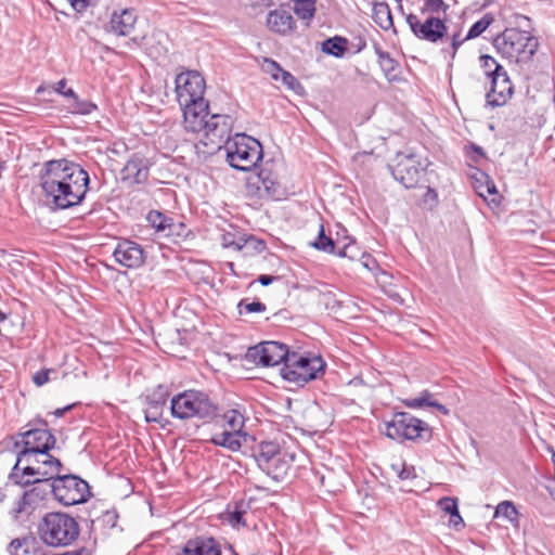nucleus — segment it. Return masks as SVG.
<instances>
[{"instance_id":"nucleus-27","label":"nucleus","mask_w":555,"mask_h":555,"mask_svg":"<svg viewBox=\"0 0 555 555\" xmlns=\"http://www.w3.org/2000/svg\"><path fill=\"white\" fill-rule=\"evenodd\" d=\"M372 18L373 21L384 30L392 29L393 33L397 30L393 27V20L390 8L385 1H374L372 7Z\"/></svg>"},{"instance_id":"nucleus-52","label":"nucleus","mask_w":555,"mask_h":555,"mask_svg":"<svg viewBox=\"0 0 555 555\" xmlns=\"http://www.w3.org/2000/svg\"><path fill=\"white\" fill-rule=\"evenodd\" d=\"M170 227H167L165 237H172V236H182L184 235V232L186 230V227L182 222H177L171 218V222H169Z\"/></svg>"},{"instance_id":"nucleus-61","label":"nucleus","mask_w":555,"mask_h":555,"mask_svg":"<svg viewBox=\"0 0 555 555\" xmlns=\"http://www.w3.org/2000/svg\"><path fill=\"white\" fill-rule=\"evenodd\" d=\"M73 408V405H67L63 409H56L53 414L56 416V417H61L65 414V412L69 411L70 409Z\"/></svg>"},{"instance_id":"nucleus-43","label":"nucleus","mask_w":555,"mask_h":555,"mask_svg":"<svg viewBox=\"0 0 555 555\" xmlns=\"http://www.w3.org/2000/svg\"><path fill=\"white\" fill-rule=\"evenodd\" d=\"M72 100H73L72 113H74V114L89 115L98 108V106L94 103H92L90 101H86V100H80L77 94H76V99H72Z\"/></svg>"},{"instance_id":"nucleus-60","label":"nucleus","mask_w":555,"mask_h":555,"mask_svg":"<svg viewBox=\"0 0 555 555\" xmlns=\"http://www.w3.org/2000/svg\"><path fill=\"white\" fill-rule=\"evenodd\" d=\"M360 260H361L362 264H363L365 268L370 269V270L372 269V268H371V263H373V264H374V262H375V261L372 259V257H371L370 255H366L365 253H362V254H361Z\"/></svg>"},{"instance_id":"nucleus-31","label":"nucleus","mask_w":555,"mask_h":555,"mask_svg":"<svg viewBox=\"0 0 555 555\" xmlns=\"http://www.w3.org/2000/svg\"><path fill=\"white\" fill-rule=\"evenodd\" d=\"M375 53L378 56V64L384 72L386 78L388 80H393L397 77L398 63L395 61L390 54L386 51H383L378 44L374 46Z\"/></svg>"},{"instance_id":"nucleus-21","label":"nucleus","mask_w":555,"mask_h":555,"mask_svg":"<svg viewBox=\"0 0 555 555\" xmlns=\"http://www.w3.org/2000/svg\"><path fill=\"white\" fill-rule=\"evenodd\" d=\"M183 109V124L188 132H202L205 121L209 117L208 102H193L188 105H180Z\"/></svg>"},{"instance_id":"nucleus-56","label":"nucleus","mask_w":555,"mask_h":555,"mask_svg":"<svg viewBox=\"0 0 555 555\" xmlns=\"http://www.w3.org/2000/svg\"><path fill=\"white\" fill-rule=\"evenodd\" d=\"M72 8L78 12L81 13L86 11L89 7H93L98 3L99 0H68Z\"/></svg>"},{"instance_id":"nucleus-49","label":"nucleus","mask_w":555,"mask_h":555,"mask_svg":"<svg viewBox=\"0 0 555 555\" xmlns=\"http://www.w3.org/2000/svg\"><path fill=\"white\" fill-rule=\"evenodd\" d=\"M335 254L339 257H346L351 260H356L362 253H360V249L356 242H349L345 244L343 247L337 248Z\"/></svg>"},{"instance_id":"nucleus-9","label":"nucleus","mask_w":555,"mask_h":555,"mask_svg":"<svg viewBox=\"0 0 555 555\" xmlns=\"http://www.w3.org/2000/svg\"><path fill=\"white\" fill-rule=\"evenodd\" d=\"M324 362L321 357H308L292 351L286 364L281 367V376L297 386H304L318 378L324 371Z\"/></svg>"},{"instance_id":"nucleus-53","label":"nucleus","mask_w":555,"mask_h":555,"mask_svg":"<svg viewBox=\"0 0 555 555\" xmlns=\"http://www.w3.org/2000/svg\"><path fill=\"white\" fill-rule=\"evenodd\" d=\"M67 81L65 78L53 85V89L59 94L67 99H76V92L72 88H66Z\"/></svg>"},{"instance_id":"nucleus-42","label":"nucleus","mask_w":555,"mask_h":555,"mask_svg":"<svg viewBox=\"0 0 555 555\" xmlns=\"http://www.w3.org/2000/svg\"><path fill=\"white\" fill-rule=\"evenodd\" d=\"M495 516L504 517L509 521H514L517 519L518 512L512 502L504 501L496 506Z\"/></svg>"},{"instance_id":"nucleus-36","label":"nucleus","mask_w":555,"mask_h":555,"mask_svg":"<svg viewBox=\"0 0 555 555\" xmlns=\"http://www.w3.org/2000/svg\"><path fill=\"white\" fill-rule=\"evenodd\" d=\"M494 22V17L491 13H486L480 20L475 22L468 33L466 34V38H477L479 37L483 31L487 30V28Z\"/></svg>"},{"instance_id":"nucleus-23","label":"nucleus","mask_w":555,"mask_h":555,"mask_svg":"<svg viewBox=\"0 0 555 555\" xmlns=\"http://www.w3.org/2000/svg\"><path fill=\"white\" fill-rule=\"evenodd\" d=\"M294 461V453L282 450L276 456L267 463V466L263 467L262 472L276 481L283 480L289 472Z\"/></svg>"},{"instance_id":"nucleus-15","label":"nucleus","mask_w":555,"mask_h":555,"mask_svg":"<svg viewBox=\"0 0 555 555\" xmlns=\"http://www.w3.org/2000/svg\"><path fill=\"white\" fill-rule=\"evenodd\" d=\"M491 74V88L487 93V103L492 107L503 106L513 94V83L502 65H496Z\"/></svg>"},{"instance_id":"nucleus-4","label":"nucleus","mask_w":555,"mask_h":555,"mask_svg":"<svg viewBox=\"0 0 555 555\" xmlns=\"http://www.w3.org/2000/svg\"><path fill=\"white\" fill-rule=\"evenodd\" d=\"M79 532L77 520L62 512L47 513L38 524L40 540L51 547H65L73 544L79 537Z\"/></svg>"},{"instance_id":"nucleus-8","label":"nucleus","mask_w":555,"mask_h":555,"mask_svg":"<svg viewBox=\"0 0 555 555\" xmlns=\"http://www.w3.org/2000/svg\"><path fill=\"white\" fill-rule=\"evenodd\" d=\"M384 426L383 433L386 437L399 442L428 441L431 438L429 425L406 412L395 413L389 421H384Z\"/></svg>"},{"instance_id":"nucleus-54","label":"nucleus","mask_w":555,"mask_h":555,"mask_svg":"<svg viewBox=\"0 0 555 555\" xmlns=\"http://www.w3.org/2000/svg\"><path fill=\"white\" fill-rule=\"evenodd\" d=\"M481 67L485 69L487 76L491 79L493 69H495L496 65H500L496 60L488 54H483L480 56Z\"/></svg>"},{"instance_id":"nucleus-29","label":"nucleus","mask_w":555,"mask_h":555,"mask_svg":"<svg viewBox=\"0 0 555 555\" xmlns=\"http://www.w3.org/2000/svg\"><path fill=\"white\" fill-rule=\"evenodd\" d=\"M246 434H237L231 430H224L220 434H216L210 441L215 446L225 448L232 452H236L242 447V439L245 438Z\"/></svg>"},{"instance_id":"nucleus-10","label":"nucleus","mask_w":555,"mask_h":555,"mask_svg":"<svg viewBox=\"0 0 555 555\" xmlns=\"http://www.w3.org/2000/svg\"><path fill=\"white\" fill-rule=\"evenodd\" d=\"M54 499L64 506H72L87 502L90 498L89 483L77 475L66 474L54 478L47 483Z\"/></svg>"},{"instance_id":"nucleus-37","label":"nucleus","mask_w":555,"mask_h":555,"mask_svg":"<svg viewBox=\"0 0 555 555\" xmlns=\"http://www.w3.org/2000/svg\"><path fill=\"white\" fill-rule=\"evenodd\" d=\"M294 12L301 20H311L315 13V0H295Z\"/></svg>"},{"instance_id":"nucleus-64","label":"nucleus","mask_w":555,"mask_h":555,"mask_svg":"<svg viewBox=\"0 0 555 555\" xmlns=\"http://www.w3.org/2000/svg\"><path fill=\"white\" fill-rule=\"evenodd\" d=\"M229 548L231 551V555H238L231 545H229Z\"/></svg>"},{"instance_id":"nucleus-33","label":"nucleus","mask_w":555,"mask_h":555,"mask_svg":"<svg viewBox=\"0 0 555 555\" xmlns=\"http://www.w3.org/2000/svg\"><path fill=\"white\" fill-rule=\"evenodd\" d=\"M146 220L157 233L164 236L168 229L167 227H170L169 222H171V217L158 210H151L146 216Z\"/></svg>"},{"instance_id":"nucleus-5","label":"nucleus","mask_w":555,"mask_h":555,"mask_svg":"<svg viewBox=\"0 0 555 555\" xmlns=\"http://www.w3.org/2000/svg\"><path fill=\"white\" fill-rule=\"evenodd\" d=\"M496 51L515 63H527L535 54L539 41L527 30L506 28L493 40Z\"/></svg>"},{"instance_id":"nucleus-32","label":"nucleus","mask_w":555,"mask_h":555,"mask_svg":"<svg viewBox=\"0 0 555 555\" xmlns=\"http://www.w3.org/2000/svg\"><path fill=\"white\" fill-rule=\"evenodd\" d=\"M36 545L35 537L16 538L10 542L9 551L11 555H29L36 550Z\"/></svg>"},{"instance_id":"nucleus-11","label":"nucleus","mask_w":555,"mask_h":555,"mask_svg":"<svg viewBox=\"0 0 555 555\" xmlns=\"http://www.w3.org/2000/svg\"><path fill=\"white\" fill-rule=\"evenodd\" d=\"M426 167L427 165L422 163L420 155L403 152L397 153L395 164L389 166L395 180L406 189L416 188L418 185Z\"/></svg>"},{"instance_id":"nucleus-63","label":"nucleus","mask_w":555,"mask_h":555,"mask_svg":"<svg viewBox=\"0 0 555 555\" xmlns=\"http://www.w3.org/2000/svg\"><path fill=\"white\" fill-rule=\"evenodd\" d=\"M475 151L478 152L479 154L483 155V152H482V149L479 147V146H476L475 147Z\"/></svg>"},{"instance_id":"nucleus-38","label":"nucleus","mask_w":555,"mask_h":555,"mask_svg":"<svg viewBox=\"0 0 555 555\" xmlns=\"http://www.w3.org/2000/svg\"><path fill=\"white\" fill-rule=\"evenodd\" d=\"M223 417L227 424L229 425L231 431L244 434L242 431L244 427V416L241 412H238L237 410H230L227 413H224Z\"/></svg>"},{"instance_id":"nucleus-22","label":"nucleus","mask_w":555,"mask_h":555,"mask_svg":"<svg viewBox=\"0 0 555 555\" xmlns=\"http://www.w3.org/2000/svg\"><path fill=\"white\" fill-rule=\"evenodd\" d=\"M169 391L166 386L158 385L151 393L145 397L146 408L144 410L145 421L147 423H160L164 408L166 406Z\"/></svg>"},{"instance_id":"nucleus-1","label":"nucleus","mask_w":555,"mask_h":555,"mask_svg":"<svg viewBox=\"0 0 555 555\" xmlns=\"http://www.w3.org/2000/svg\"><path fill=\"white\" fill-rule=\"evenodd\" d=\"M38 182L46 205L52 210H65L80 205L89 191V173L66 158L44 162Z\"/></svg>"},{"instance_id":"nucleus-51","label":"nucleus","mask_w":555,"mask_h":555,"mask_svg":"<svg viewBox=\"0 0 555 555\" xmlns=\"http://www.w3.org/2000/svg\"><path fill=\"white\" fill-rule=\"evenodd\" d=\"M263 68L276 81L280 80V75L284 70L278 62L270 59L264 60Z\"/></svg>"},{"instance_id":"nucleus-55","label":"nucleus","mask_w":555,"mask_h":555,"mask_svg":"<svg viewBox=\"0 0 555 555\" xmlns=\"http://www.w3.org/2000/svg\"><path fill=\"white\" fill-rule=\"evenodd\" d=\"M56 373L53 369L40 370L33 376V382L36 386L41 387L50 380V374Z\"/></svg>"},{"instance_id":"nucleus-40","label":"nucleus","mask_w":555,"mask_h":555,"mask_svg":"<svg viewBox=\"0 0 555 555\" xmlns=\"http://www.w3.org/2000/svg\"><path fill=\"white\" fill-rule=\"evenodd\" d=\"M438 506L443 512L449 514L452 518H459V520L461 522H463V519H462V517L460 515V512H459V505H457V500L456 499L450 498V496L441 498L438 501Z\"/></svg>"},{"instance_id":"nucleus-3","label":"nucleus","mask_w":555,"mask_h":555,"mask_svg":"<svg viewBox=\"0 0 555 555\" xmlns=\"http://www.w3.org/2000/svg\"><path fill=\"white\" fill-rule=\"evenodd\" d=\"M25 463L26 465L21 468L16 462L9 474V479L21 487L42 482L47 486L61 475L63 468L61 461L49 452H44V456L41 454L34 455L31 462Z\"/></svg>"},{"instance_id":"nucleus-44","label":"nucleus","mask_w":555,"mask_h":555,"mask_svg":"<svg viewBox=\"0 0 555 555\" xmlns=\"http://www.w3.org/2000/svg\"><path fill=\"white\" fill-rule=\"evenodd\" d=\"M280 80L287 89L294 91L297 94H300L304 91V87L299 80L285 69L281 73Z\"/></svg>"},{"instance_id":"nucleus-19","label":"nucleus","mask_w":555,"mask_h":555,"mask_svg":"<svg viewBox=\"0 0 555 555\" xmlns=\"http://www.w3.org/2000/svg\"><path fill=\"white\" fill-rule=\"evenodd\" d=\"M248 188H255L259 197H272L280 199L284 195L281 184L270 170L261 169L258 173L248 178Z\"/></svg>"},{"instance_id":"nucleus-50","label":"nucleus","mask_w":555,"mask_h":555,"mask_svg":"<svg viewBox=\"0 0 555 555\" xmlns=\"http://www.w3.org/2000/svg\"><path fill=\"white\" fill-rule=\"evenodd\" d=\"M424 7L422 8V13H446L449 10V4H447L443 0H423Z\"/></svg>"},{"instance_id":"nucleus-20","label":"nucleus","mask_w":555,"mask_h":555,"mask_svg":"<svg viewBox=\"0 0 555 555\" xmlns=\"http://www.w3.org/2000/svg\"><path fill=\"white\" fill-rule=\"evenodd\" d=\"M176 555H222L221 543L209 535L189 539Z\"/></svg>"},{"instance_id":"nucleus-62","label":"nucleus","mask_w":555,"mask_h":555,"mask_svg":"<svg viewBox=\"0 0 555 555\" xmlns=\"http://www.w3.org/2000/svg\"><path fill=\"white\" fill-rule=\"evenodd\" d=\"M5 500V493L0 490V503L3 502Z\"/></svg>"},{"instance_id":"nucleus-46","label":"nucleus","mask_w":555,"mask_h":555,"mask_svg":"<svg viewBox=\"0 0 555 555\" xmlns=\"http://www.w3.org/2000/svg\"><path fill=\"white\" fill-rule=\"evenodd\" d=\"M487 179L489 177L487 176ZM478 194L483 197L486 201L489 199V202L493 204L500 203V195L498 193L496 186L492 180H487L485 188H481Z\"/></svg>"},{"instance_id":"nucleus-12","label":"nucleus","mask_w":555,"mask_h":555,"mask_svg":"<svg viewBox=\"0 0 555 555\" xmlns=\"http://www.w3.org/2000/svg\"><path fill=\"white\" fill-rule=\"evenodd\" d=\"M206 82L196 70H186L176 77V93L180 105L193 102H207L204 98Z\"/></svg>"},{"instance_id":"nucleus-58","label":"nucleus","mask_w":555,"mask_h":555,"mask_svg":"<svg viewBox=\"0 0 555 555\" xmlns=\"http://www.w3.org/2000/svg\"><path fill=\"white\" fill-rule=\"evenodd\" d=\"M278 276H273V275H268V274H261L259 275L258 278V282L262 285V286H268L270 285L274 280H276Z\"/></svg>"},{"instance_id":"nucleus-14","label":"nucleus","mask_w":555,"mask_h":555,"mask_svg":"<svg viewBox=\"0 0 555 555\" xmlns=\"http://www.w3.org/2000/svg\"><path fill=\"white\" fill-rule=\"evenodd\" d=\"M405 21L413 35L420 40L439 43L448 38V26L439 17L428 16L422 22L417 15L410 13L406 15Z\"/></svg>"},{"instance_id":"nucleus-57","label":"nucleus","mask_w":555,"mask_h":555,"mask_svg":"<svg viewBox=\"0 0 555 555\" xmlns=\"http://www.w3.org/2000/svg\"><path fill=\"white\" fill-rule=\"evenodd\" d=\"M244 514L245 511L241 509L238 505H236L235 509L231 513V521L235 525H242L245 526L244 521Z\"/></svg>"},{"instance_id":"nucleus-30","label":"nucleus","mask_w":555,"mask_h":555,"mask_svg":"<svg viewBox=\"0 0 555 555\" xmlns=\"http://www.w3.org/2000/svg\"><path fill=\"white\" fill-rule=\"evenodd\" d=\"M221 243L223 247L234 248L236 250H242L247 245H251L255 249L260 250L264 248V243L262 241L256 240L254 236H249L247 238L240 237L236 240L235 235L230 232L222 234Z\"/></svg>"},{"instance_id":"nucleus-6","label":"nucleus","mask_w":555,"mask_h":555,"mask_svg":"<svg viewBox=\"0 0 555 555\" xmlns=\"http://www.w3.org/2000/svg\"><path fill=\"white\" fill-rule=\"evenodd\" d=\"M170 412L175 418L179 420L196 417L210 421L217 416L218 406L206 392L185 390L171 399Z\"/></svg>"},{"instance_id":"nucleus-45","label":"nucleus","mask_w":555,"mask_h":555,"mask_svg":"<svg viewBox=\"0 0 555 555\" xmlns=\"http://www.w3.org/2000/svg\"><path fill=\"white\" fill-rule=\"evenodd\" d=\"M238 313H255V312H264L267 307L261 301H253L248 302V299H242L237 305Z\"/></svg>"},{"instance_id":"nucleus-25","label":"nucleus","mask_w":555,"mask_h":555,"mask_svg":"<svg viewBox=\"0 0 555 555\" xmlns=\"http://www.w3.org/2000/svg\"><path fill=\"white\" fill-rule=\"evenodd\" d=\"M137 20L138 16L133 9H124L119 13L114 12L109 21L111 31L117 36H128L133 31Z\"/></svg>"},{"instance_id":"nucleus-28","label":"nucleus","mask_w":555,"mask_h":555,"mask_svg":"<svg viewBox=\"0 0 555 555\" xmlns=\"http://www.w3.org/2000/svg\"><path fill=\"white\" fill-rule=\"evenodd\" d=\"M282 451L280 444L275 441H261L254 450V457L262 470L271 459Z\"/></svg>"},{"instance_id":"nucleus-35","label":"nucleus","mask_w":555,"mask_h":555,"mask_svg":"<svg viewBox=\"0 0 555 555\" xmlns=\"http://www.w3.org/2000/svg\"><path fill=\"white\" fill-rule=\"evenodd\" d=\"M311 245L318 250L331 254H335L337 249V244L333 238L325 235L323 224H320L319 234Z\"/></svg>"},{"instance_id":"nucleus-41","label":"nucleus","mask_w":555,"mask_h":555,"mask_svg":"<svg viewBox=\"0 0 555 555\" xmlns=\"http://www.w3.org/2000/svg\"><path fill=\"white\" fill-rule=\"evenodd\" d=\"M450 39L451 43L449 48H443L442 52L448 53L451 55L452 59L455 57L456 52L459 48L470 38H466V36H462L461 30L453 31L450 36L448 35V38L446 40Z\"/></svg>"},{"instance_id":"nucleus-39","label":"nucleus","mask_w":555,"mask_h":555,"mask_svg":"<svg viewBox=\"0 0 555 555\" xmlns=\"http://www.w3.org/2000/svg\"><path fill=\"white\" fill-rule=\"evenodd\" d=\"M31 486H34V488H31L29 491L24 492L23 496L21 498L20 511L22 509V504L29 503V501L33 498L42 500L47 494L48 490L50 491L49 487H47L43 482L33 483Z\"/></svg>"},{"instance_id":"nucleus-7","label":"nucleus","mask_w":555,"mask_h":555,"mask_svg":"<svg viewBox=\"0 0 555 555\" xmlns=\"http://www.w3.org/2000/svg\"><path fill=\"white\" fill-rule=\"evenodd\" d=\"M227 162L241 171H249L257 166L263 157L260 142L246 134H235L224 145Z\"/></svg>"},{"instance_id":"nucleus-34","label":"nucleus","mask_w":555,"mask_h":555,"mask_svg":"<svg viewBox=\"0 0 555 555\" xmlns=\"http://www.w3.org/2000/svg\"><path fill=\"white\" fill-rule=\"evenodd\" d=\"M347 40L341 37H333L326 39L322 44V50L326 54L340 57L346 52Z\"/></svg>"},{"instance_id":"nucleus-24","label":"nucleus","mask_w":555,"mask_h":555,"mask_svg":"<svg viewBox=\"0 0 555 555\" xmlns=\"http://www.w3.org/2000/svg\"><path fill=\"white\" fill-rule=\"evenodd\" d=\"M267 26L271 31L285 36L296 28V21L288 11L276 9L268 13Z\"/></svg>"},{"instance_id":"nucleus-47","label":"nucleus","mask_w":555,"mask_h":555,"mask_svg":"<svg viewBox=\"0 0 555 555\" xmlns=\"http://www.w3.org/2000/svg\"><path fill=\"white\" fill-rule=\"evenodd\" d=\"M421 204L425 209L430 211L437 208L439 205L438 192L435 189L427 186L426 192L422 196Z\"/></svg>"},{"instance_id":"nucleus-48","label":"nucleus","mask_w":555,"mask_h":555,"mask_svg":"<svg viewBox=\"0 0 555 555\" xmlns=\"http://www.w3.org/2000/svg\"><path fill=\"white\" fill-rule=\"evenodd\" d=\"M391 467L393 470H396L397 476L401 480H411L417 477L415 467L413 465H408L403 462L400 465L392 464Z\"/></svg>"},{"instance_id":"nucleus-16","label":"nucleus","mask_w":555,"mask_h":555,"mask_svg":"<svg viewBox=\"0 0 555 555\" xmlns=\"http://www.w3.org/2000/svg\"><path fill=\"white\" fill-rule=\"evenodd\" d=\"M233 127V118L225 114H211L205 121L204 135L211 144L221 147V143L230 141Z\"/></svg>"},{"instance_id":"nucleus-18","label":"nucleus","mask_w":555,"mask_h":555,"mask_svg":"<svg viewBox=\"0 0 555 555\" xmlns=\"http://www.w3.org/2000/svg\"><path fill=\"white\" fill-rule=\"evenodd\" d=\"M149 175L147 160L138 154L132 155L120 171L121 181L129 188L145 183Z\"/></svg>"},{"instance_id":"nucleus-2","label":"nucleus","mask_w":555,"mask_h":555,"mask_svg":"<svg viewBox=\"0 0 555 555\" xmlns=\"http://www.w3.org/2000/svg\"><path fill=\"white\" fill-rule=\"evenodd\" d=\"M29 429L18 433L14 441V450H16L17 465L24 462H31V456L49 452L54 449L56 439L49 429V424L46 420L36 418L28 425Z\"/></svg>"},{"instance_id":"nucleus-26","label":"nucleus","mask_w":555,"mask_h":555,"mask_svg":"<svg viewBox=\"0 0 555 555\" xmlns=\"http://www.w3.org/2000/svg\"><path fill=\"white\" fill-rule=\"evenodd\" d=\"M403 404L410 409H423L430 406L437 409L443 415L449 414V409L446 405L439 403L435 399L434 393H431L429 390H423L417 397L404 399Z\"/></svg>"},{"instance_id":"nucleus-59","label":"nucleus","mask_w":555,"mask_h":555,"mask_svg":"<svg viewBox=\"0 0 555 555\" xmlns=\"http://www.w3.org/2000/svg\"><path fill=\"white\" fill-rule=\"evenodd\" d=\"M117 518H118V516L115 512H106L104 514L105 521L109 522L112 527H114L116 525Z\"/></svg>"},{"instance_id":"nucleus-17","label":"nucleus","mask_w":555,"mask_h":555,"mask_svg":"<svg viewBox=\"0 0 555 555\" xmlns=\"http://www.w3.org/2000/svg\"><path fill=\"white\" fill-rule=\"evenodd\" d=\"M113 256L120 266L127 269H138L144 264L146 253L134 241L122 238L114 248Z\"/></svg>"},{"instance_id":"nucleus-13","label":"nucleus","mask_w":555,"mask_h":555,"mask_svg":"<svg viewBox=\"0 0 555 555\" xmlns=\"http://www.w3.org/2000/svg\"><path fill=\"white\" fill-rule=\"evenodd\" d=\"M289 351L287 345L279 341H262L256 346L249 347L246 353L247 360L261 366H275L281 363L286 364Z\"/></svg>"}]
</instances>
